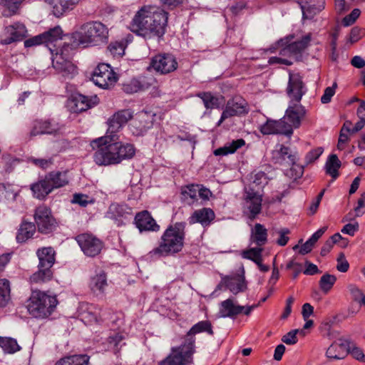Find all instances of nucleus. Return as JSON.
I'll list each match as a JSON object with an SVG mask.
<instances>
[{"label":"nucleus","mask_w":365,"mask_h":365,"mask_svg":"<svg viewBox=\"0 0 365 365\" xmlns=\"http://www.w3.org/2000/svg\"><path fill=\"white\" fill-rule=\"evenodd\" d=\"M262 196L252 190H246L243 197L242 209L251 220L255 219L262 210Z\"/></svg>","instance_id":"4468645a"},{"label":"nucleus","mask_w":365,"mask_h":365,"mask_svg":"<svg viewBox=\"0 0 365 365\" xmlns=\"http://www.w3.org/2000/svg\"><path fill=\"white\" fill-rule=\"evenodd\" d=\"M24 1V0H0V5L4 8L2 15L6 17H9L16 14Z\"/></svg>","instance_id":"c03bdc74"},{"label":"nucleus","mask_w":365,"mask_h":365,"mask_svg":"<svg viewBox=\"0 0 365 365\" xmlns=\"http://www.w3.org/2000/svg\"><path fill=\"white\" fill-rule=\"evenodd\" d=\"M336 269L341 272H346L349 268V264L346 260L344 253H340L337 257Z\"/></svg>","instance_id":"680f3d73"},{"label":"nucleus","mask_w":365,"mask_h":365,"mask_svg":"<svg viewBox=\"0 0 365 365\" xmlns=\"http://www.w3.org/2000/svg\"><path fill=\"white\" fill-rule=\"evenodd\" d=\"M197 96L202 100L204 106L207 109L220 108L222 100V98H218L208 92L199 93L197 94Z\"/></svg>","instance_id":"37998d69"},{"label":"nucleus","mask_w":365,"mask_h":365,"mask_svg":"<svg viewBox=\"0 0 365 365\" xmlns=\"http://www.w3.org/2000/svg\"><path fill=\"white\" fill-rule=\"evenodd\" d=\"M260 132L263 135L284 134L287 136L293 133L292 128L282 118L279 120H267L261 125Z\"/></svg>","instance_id":"6ab92c4d"},{"label":"nucleus","mask_w":365,"mask_h":365,"mask_svg":"<svg viewBox=\"0 0 365 365\" xmlns=\"http://www.w3.org/2000/svg\"><path fill=\"white\" fill-rule=\"evenodd\" d=\"M52 190L60 188L68 183V178L66 172L53 171L46 175Z\"/></svg>","instance_id":"c9c22d12"},{"label":"nucleus","mask_w":365,"mask_h":365,"mask_svg":"<svg viewBox=\"0 0 365 365\" xmlns=\"http://www.w3.org/2000/svg\"><path fill=\"white\" fill-rule=\"evenodd\" d=\"M185 227L183 222H177L168 227L161 237L159 246L153 250V253L168 256L180 252L184 245Z\"/></svg>","instance_id":"20e7f679"},{"label":"nucleus","mask_w":365,"mask_h":365,"mask_svg":"<svg viewBox=\"0 0 365 365\" xmlns=\"http://www.w3.org/2000/svg\"><path fill=\"white\" fill-rule=\"evenodd\" d=\"M136 227L140 232L142 231H158L160 226L157 225L155 220L152 217L148 211H143L138 213L135 217Z\"/></svg>","instance_id":"b1692460"},{"label":"nucleus","mask_w":365,"mask_h":365,"mask_svg":"<svg viewBox=\"0 0 365 365\" xmlns=\"http://www.w3.org/2000/svg\"><path fill=\"white\" fill-rule=\"evenodd\" d=\"M214 211L210 208L204 207L195 210L188 218L190 225L200 223L205 227L209 225L215 219Z\"/></svg>","instance_id":"393cba45"},{"label":"nucleus","mask_w":365,"mask_h":365,"mask_svg":"<svg viewBox=\"0 0 365 365\" xmlns=\"http://www.w3.org/2000/svg\"><path fill=\"white\" fill-rule=\"evenodd\" d=\"M223 282L227 289L234 294L245 292L247 289L244 269L242 270L241 274L224 277Z\"/></svg>","instance_id":"5701e85b"},{"label":"nucleus","mask_w":365,"mask_h":365,"mask_svg":"<svg viewBox=\"0 0 365 365\" xmlns=\"http://www.w3.org/2000/svg\"><path fill=\"white\" fill-rule=\"evenodd\" d=\"M360 15V11L357 9H354L351 13L347 16H346L343 20L342 24L344 26H349L353 24L357 18Z\"/></svg>","instance_id":"e2e57ef3"},{"label":"nucleus","mask_w":365,"mask_h":365,"mask_svg":"<svg viewBox=\"0 0 365 365\" xmlns=\"http://www.w3.org/2000/svg\"><path fill=\"white\" fill-rule=\"evenodd\" d=\"M75 112H83L93 107L98 103L96 96L88 97L83 95H78L73 99Z\"/></svg>","instance_id":"2f4dec72"},{"label":"nucleus","mask_w":365,"mask_h":365,"mask_svg":"<svg viewBox=\"0 0 365 365\" xmlns=\"http://www.w3.org/2000/svg\"><path fill=\"white\" fill-rule=\"evenodd\" d=\"M304 113V108L299 103H291L289 101V105L282 119L287 122L291 128H297L300 125L301 120Z\"/></svg>","instance_id":"aec40b11"},{"label":"nucleus","mask_w":365,"mask_h":365,"mask_svg":"<svg viewBox=\"0 0 365 365\" xmlns=\"http://www.w3.org/2000/svg\"><path fill=\"white\" fill-rule=\"evenodd\" d=\"M150 66L156 72L167 74L177 69L178 62L170 54H159L152 58Z\"/></svg>","instance_id":"2eb2a0df"},{"label":"nucleus","mask_w":365,"mask_h":365,"mask_svg":"<svg viewBox=\"0 0 365 365\" xmlns=\"http://www.w3.org/2000/svg\"><path fill=\"white\" fill-rule=\"evenodd\" d=\"M10 299V284L6 279H0V307H4Z\"/></svg>","instance_id":"8fccbe9b"},{"label":"nucleus","mask_w":365,"mask_h":365,"mask_svg":"<svg viewBox=\"0 0 365 365\" xmlns=\"http://www.w3.org/2000/svg\"><path fill=\"white\" fill-rule=\"evenodd\" d=\"M203 331H206L210 335L213 334V331L212 329V325L209 321H201V322L195 324L194 326H192V328L190 329V331L187 332V337H186L185 341L188 338H191V337L195 340V338L193 336L196 334L201 333Z\"/></svg>","instance_id":"a18cd8bd"},{"label":"nucleus","mask_w":365,"mask_h":365,"mask_svg":"<svg viewBox=\"0 0 365 365\" xmlns=\"http://www.w3.org/2000/svg\"><path fill=\"white\" fill-rule=\"evenodd\" d=\"M76 239L83 252L88 257L99 255L103 247V242L91 234H81Z\"/></svg>","instance_id":"ddd939ff"},{"label":"nucleus","mask_w":365,"mask_h":365,"mask_svg":"<svg viewBox=\"0 0 365 365\" xmlns=\"http://www.w3.org/2000/svg\"><path fill=\"white\" fill-rule=\"evenodd\" d=\"M55 365H91L90 356L87 354L68 355L58 359Z\"/></svg>","instance_id":"72a5a7b5"},{"label":"nucleus","mask_w":365,"mask_h":365,"mask_svg":"<svg viewBox=\"0 0 365 365\" xmlns=\"http://www.w3.org/2000/svg\"><path fill=\"white\" fill-rule=\"evenodd\" d=\"M27 30L26 26L20 23L6 26L1 35L0 43L3 45L11 44L16 41H21L26 37Z\"/></svg>","instance_id":"dca6fc26"},{"label":"nucleus","mask_w":365,"mask_h":365,"mask_svg":"<svg viewBox=\"0 0 365 365\" xmlns=\"http://www.w3.org/2000/svg\"><path fill=\"white\" fill-rule=\"evenodd\" d=\"M38 268V271L34 273L29 278L31 284H42L51 279L53 277L51 269L45 267Z\"/></svg>","instance_id":"ea45409f"},{"label":"nucleus","mask_w":365,"mask_h":365,"mask_svg":"<svg viewBox=\"0 0 365 365\" xmlns=\"http://www.w3.org/2000/svg\"><path fill=\"white\" fill-rule=\"evenodd\" d=\"M245 141L240 138L232 140L231 143H227L225 146L217 148L214 151L215 155H226L228 154L234 153L237 149L245 145Z\"/></svg>","instance_id":"4c0bfd02"},{"label":"nucleus","mask_w":365,"mask_h":365,"mask_svg":"<svg viewBox=\"0 0 365 365\" xmlns=\"http://www.w3.org/2000/svg\"><path fill=\"white\" fill-rule=\"evenodd\" d=\"M248 112L249 106L246 100L241 96H235L227 101L217 125L220 126L227 118L245 115Z\"/></svg>","instance_id":"1a4fd4ad"},{"label":"nucleus","mask_w":365,"mask_h":365,"mask_svg":"<svg viewBox=\"0 0 365 365\" xmlns=\"http://www.w3.org/2000/svg\"><path fill=\"white\" fill-rule=\"evenodd\" d=\"M347 354L346 345L343 342L332 343L326 351V356L329 361L343 359Z\"/></svg>","instance_id":"473e14b6"},{"label":"nucleus","mask_w":365,"mask_h":365,"mask_svg":"<svg viewBox=\"0 0 365 365\" xmlns=\"http://www.w3.org/2000/svg\"><path fill=\"white\" fill-rule=\"evenodd\" d=\"M336 281V277L333 274H324L319 280V287L321 290L327 294L328 293Z\"/></svg>","instance_id":"603ef678"},{"label":"nucleus","mask_w":365,"mask_h":365,"mask_svg":"<svg viewBox=\"0 0 365 365\" xmlns=\"http://www.w3.org/2000/svg\"><path fill=\"white\" fill-rule=\"evenodd\" d=\"M299 332L302 333L303 330H299V329L292 330L282 336V341L284 343H285L286 344H289V345L295 344L298 341L297 334Z\"/></svg>","instance_id":"4d7b16f0"},{"label":"nucleus","mask_w":365,"mask_h":365,"mask_svg":"<svg viewBox=\"0 0 365 365\" xmlns=\"http://www.w3.org/2000/svg\"><path fill=\"white\" fill-rule=\"evenodd\" d=\"M346 128L341 129L339 138L337 144V148L340 150H342L345 148L346 143L349 140V133H345Z\"/></svg>","instance_id":"774afa93"},{"label":"nucleus","mask_w":365,"mask_h":365,"mask_svg":"<svg viewBox=\"0 0 365 365\" xmlns=\"http://www.w3.org/2000/svg\"><path fill=\"white\" fill-rule=\"evenodd\" d=\"M59 130L57 124H53L49 120H36L30 135L36 136L42 134H54Z\"/></svg>","instance_id":"c756f323"},{"label":"nucleus","mask_w":365,"mask_h":365,"mask_svg":"<svg viewBox=\"0 0 365 365\" xmlns=\"http://www.w3.org/2000/svg\"><path fill=\"white\" fill-rule=\"evenodd\" d=\"M34 220L38 232L48 234L56 227V221L49 208L44 205L38 207L34 212Z\"/></svg>","instance_id":"9d476101"},{"label":"nucleus","mask_w":365,"mask_h":365,"mask_svg":"<svg viewBox=\"0 0 365 365\" xmlns=\"http://www.w3.org/2000/svg\"><path fill=\"white\" fill-rule=\"evenodd\" d=\"M181 195L187 204L194 205L198 200V185L192 184L182 187Z\"/></svg>","instance_id":"58836bf2"},{"label":"nucleus","mask_w":365,"mask_h":365,"mask_svg":"<svg viewBox=\"0 0 365 365\" xmlns=\"http://www.w3.org/2000/svg\"><path fill=\"white\" fill-rule=\"evenodd\" d=\"M53 9V14L59 17L66 11L73 9L79 0H45Z\"/></svg>","instance_id":"c85d7f7f"},{"label":"nucleus","mask_w":365,"mask_h":365,"mask_svg":"<svg viewBox=\"0 0 365 365\" xmlns=\"http://www.w3.org/2000/svg\"><path fill=\"white\" fill-rule=\"evenodd\" d=\"M250 180L256 186H264L268 182L266 174L262 171H255L250 175Z\"/></svg>","instance_id":"5fc2aeb1"},{"label":"nucleus","mask_w":365,"mask_h":365,"mask_svg":"<svg viewBox=\"0 0 365 365\" xmlns=\"http://www.w3.org/2000/svg\"><path fill=\"white\" fill-rule=\"evenodd\" d=\"M324 0H300L299 4L302 11V19H312L324 9Z\"/></svg>","instance_id":"4be33fe9"},{"label":"nucleus","mask_w":365,"mask_h":365,"mask_svg":"<svg viewBox=\"0 0 365 365\" xmlns=\"http://www.w3.org/2000/svg\"><path fill=\"white\" fill-rule=\"evenodd\" d=\"M56 252L51 247H43L36 251L38 259V267H45L51 269L55 263Z\"/></svg>","instance_id":"bb28decb"},{"label":"nucleus","mask_w":365,"mask_h":365,"mask_svg":"<svg viewBox=\"0 0 365 365\" xmlns=\"http://www.w3.org/2000/svg\"><path fill=\"white\" fill-rule=\"evenodd\" d=\"M116 135L106 134L91 142L95 150L93 160L98 165H110L130 160L135 155L134 145L129 143L117 142Z\"/></svg>","instance_id":"f03ea898"},{"label":"nucleus","mask_w":365,"mask_h":365,"mask_svg":"<svg viewBox=\"0 0 365 365\" xmlns=\"http://www.w3.org/2000/svg\"><path fill=\"white\" fill-rule=\"evenodd\" d=\"M262 252L263 248L262 247L256 246L247 250H244L242 252V256L243 258L250 259L256 263L259 260H262Z\"/></svg>","instance_id":"3c124183"},{"label":"nucleus","mask_w":365,"mask_h":365,"mask_svg":"<svg viewBox=\"0 0 365 365\" xmlns=\"http://www.w3.org/2000/svg\"><path fill=\"white\" fill-rule=\"evenodd\" d=\"M125 48L123 42L115 41L110 43L108 49L113 56H122L124 54Z\"/></svg>","instance_id":"6e6d98bb"},{"label":"nucleus","mask_w":365,"mask_h":365,"mask_svg":"<svg viewBox=\"0 0 365 365\" xmlns=\"http://www.w3.org/2000/svg\"><path fill=\"white\" fill-rule=\"evenodd\" d=\"M257 306V304L241 306L233 298H229L220 303L219 313L222 317L235 318L240 314L249 316Z\"/></svg>","instance_id":"f8f14e48"},{"label":"nucleus","mask_w":365,"mask_h":365,"mask_svg":"<svg viewBox=\"0 0 365 365\" xmlns=\"http://www.w3.org/2000/svg\"><path fill=\"white\" fill-rule=\"evenodd\" d=\"M31 190L34 197L43 200L53 190L46 176L31 185Z\"/></svg>","instance_id":"cd10ccee"},{"label":"nucleus","mask_w":365,"mask_h":365,"mask_svg":"<svg viewBox=\"0 0 365 365\" xmlns=\"http://www.w3.org/2000/svg\"><path fill=\"white\" fill-rule=\"evenodd\" d=\"M57 304L56 296L40 290H34L29 297L27 309L34 317L44 319L52 314Z\"/></svg>","instance_id":"39448f33"},{"label":"nucleus","mask_w":365,"mask_h":365,"mask_svg":"<svg viewBox=\"0 0 365 365\" xmlns=\"http://www.w3.org/2000/svg\"><path fill=\"white\" fill-rule=\"evenodd\" d=\"M91 80L98 87L108 88L116 83L118 76L108 64L101 63L94 70Z\"/></svg>","instance_id":"6e6552de"},{"label":"nucleus","mask_w":365,"mask_h":365,"mask_svg":"<svg viewBox=\"0 0 365 365\" xmlns=\"http://www.w3.org/2000/svg\"><path fill=\"white\" fill-rule=\"evenodd\" d=\"M194 339L188 338L179 347L172 348L169 356L162 361L159 365H185L192 363V355L194 354Z\"/></svg>","instance_id":"423d86ee"},{"label":"nucleus","mask_w":365,"mask_h":365,"mask_svg":"<svg viewBox=\"0 0 365 365\" xmlns=\"http://www.w3.org/2000/svg\"><path fill=\"white\" fill-rule=\"evenodd\" d=\"M88 287L92 293L96 296L104 294L108 287L106 274L101 270L90 278Z\"/></svg>","instance_id":"a878e982"},{"label":"nucleus","mask_w":365,"mask_h":365,"mask_svg":"<svg viewBox=\"0 0 365 365\" xmlns=\"http://www.w3.org/2000/svg\"><path fill=\"white\" fill-rule=\"evenodd\" d=\"M294 38V35H289L279 41L278 43L284 46L280 51V55L292 56L301 53L308 47L312 39V34H307L300 40L295 41H293Z\"/></svg>","instance_id":"0eeeda50"},{"label":"nucleus","mask_w":365,"mask_h":365,"mask_svg":"<svg viewBox=\"0 0 365 365\" xmlns=\"http://www.w3.org/2000/svg\"><path fill=\"white\" fill-rule=\"evenodd\" d=\"M323 149L322 148H315L309 151L306 155V161L307 164L314 163L322 154Z\"/></svg>","instance_id":"338daca9"},{"label":"nucleus","mask_w":365,"mask_h":365,"mask_svg":"<svg viewBox=\"0 0 365 365\" xmlns=\"http://www.w3.org/2000/svg\"><path fill=\"white\" fill-rule=\"evenodd\" d=\"M132 215V209L125 204L112 203L107 211V217L115 220L118 226Z\"/></svg>","instance_id":"412c9836"},{"label":"nucleus","mask_w":365,"mask_h":365,"mask_svg":"<svg viewBox=\"0 0 365 365\" xmlns=\"http://www.w3.org/2000/svg\"><path fill=\"white\" fill-rule=\"evenodd\" d=\"M168 14L155 5L142 6L130 24V31L145 38L162 36L165 32Z\"/></svg>","instance_id":"7ed1b4c3"},{"label":"nucleus","mask_w":365,"mask_h":365,"mask_svg":"<svg viewBox=\"0 0 365 365\" xmlns=\"http://www.w3.org/2000/svg\"><path fill=\"white\" fill-rule=\"evenodd\" d=\"M36 232V226L32 222H24L21 225L16 235L19 242H24L31 238Z\"/></svg>","instance_id":"a19ab883"},{"label":"nucleus","mask_w":365,"mask_h":365,"mask_svg":"<svg viewBox=\"0 0 365 365\" xmlns=\"http://www.w3.org/2000/svg\"><path fill=\"white\" fill-rule=\"evenodd\" d=\"M286 92L291 103H300L302 96L307 92V88L299 73L289 72V81Z\"/></svg>","instance_id":"9b49d317"},{"label":"nucleus","mask_w":365,"mask_h":365,"mask_svg":"<svg viewBox=\"0 0 365 365\" xmlns=\"http://www.w3.org/2000/svg\"><path fill=\"white\" fill-rule=\"evenodd\" d=\"M341 165V161L335 154L330 155L324 165V170L326 173L332 178L333 180L338 178L339 175V169Z\"/></svg>","instance_id":"e433bc0d"},{"label":"nucleus","mask_w":365,"mask_h":365,"mask_svg":"<svg viewBox=\"0 0 365 365\" xmlns=\"http://www.w3.org/2000/svg\"><path fill=\"white\" fill-rule=\"evenodd\" d=\"M274 159L275 163L282 164L286 161L289 165H291L295 163L296 156L290 153L288 147L281 145L280 149L274 154Z\"/></svg>","instance_id":"79ce46f5"},{"label":"nucleus","mask_w":365,"mask_h":365,"mask_svg":"<svg viewBox=\"0 0 365 365\" xmlns=\"http://www.w3.org/2000/svg\"><path fill=\"white\" fill-rule=\"evenodd\" d=\"M365 36V29L359 28V27H354L351 29L349 41L351 43L357 42L359 39H361L363 36Z\"/></svg>","instance_id":"13d9d810"},{"label":"nucleus","mask_w":365,"mask_h":365,"mask_svg":"<svg viewBox=\"0 0 365 365\" xmlns=\"http://www.w3.org/2000/svg\"><path fill=\"white\" fill-rule=\"evenodd\" d=\"M155 114L151 112L141 111L136 114L130 127L133 134L139 135L143 134L153 125Z\"/></svg>","instance_id":"a211bd4d"},{"label":"nucleus","mask_w":365,"mask_h":365,"mask_svg":"<svg viewBox=\"0 0 365 365\" xmlns=\"http://www.w3.org/2000/svg\"><path fill=\"white\" fill-rule=\"evenodd\" d=\"M125 336L121 333H113L107 339L108 347L115 352L119 351L123 345H125L123 340Z\"/></svg>","instance_id":"09e8293b"},{"label":"nucleus","mask_w":365,"mask_h":365,"mask_svg":"<svg viewBox=\"0 0 365 365\" xmlns=\"http://www.w3.org/2000/svg\"><path fill=\"white\" fill-rule=\"evenodd\" d=\"M289 232L290 231L287 228H282L277 230V233L279 235V238L277 240V245H279V246L286 245L289 241L288 235L289 234Z\"/></svg>","instance_id":"052dcab7"},{"label":"nucleus","mask_w":365,"mask_h":365,"mask_svg":"<svg viewBox=\"0 0 365 365\" xmlns=\"http://www.w3.org/2000/svg\"><path fill=\"white\" fill-rule=\"evenodd\" d=\"M62 34L63 31L60 26H56L43 33V36H44V44L48 46L50 44L61 39Z\"/></svg>","instance_id":"de8ad7c7"},{"label":"nucleus","mask_w":365,"mask_h":365,"mask_svg":"<svg viewBox=\"0 0 365 365\" xmlns=\"http://www.w3.org/2000/svg\"><path fill=\"white\" fill-rule=\"evenodd\" d=\"M108 37V29L100 21H90L83 24L69 36L60 50L56 49L52 63L53 68L64 77L71 78L77 73L76 67L68 60L70 51L78 46L83 48L105 43Z\"/></svg>","instance_id":"f257e3e1"},{"label":"nucleus","mask_w":365,"mask_h":365,"mask_svg":"<svg viewBox=\"0 0 365 365\" xmlns=\"http://www.w3.org/2000/svg\"><path fill=\"white\" fill-rule=\"evenodd\" d=\"M29 161L32 163L36 166H38L41 168L46 169L51 166L53 163V160L51 158L49 159H42V158H31Z\"/></svg>","instance_id":"69168bd1"},{"label":"nucleus","mask_w":365,"mask_h":365,"mask_svg":"<svg viewBox=\"0 0 365 365\" xmlns=\"http://www.w3.org/2000/svg\"><path fill=\"white\" fill-rule=\"evenodd\" d=\"M44 36L43 34L35 36L32 38H30L24 41L25 47H31L35 46H38L41 44H44Z\"/></svg>","instance_id":"0e129e2a"},{"label":"nucleus","mask_w":365,"mask_h":365,"mask_svg":"<svg viewBox=\"0 0 365 365\" xmlns=\"http://www.w3.org/2000/svg\"><path fill=\"white\" fill-rule=\"evenodd\" d=\"M365 192L361 194L360 197L357 200V205L354 208V217H359L365 213Z\"/></svg>","instance_id":"bf43d9fd"},{"label":"nucleus","mask_w":365,"mask_h":365,"mask_svg":"<svg viewBox=\"0 0 365 365\" xmlns=\"http://www.w3.org/2000/svg\"><path fill=\"white\" fill-rule=\"evenodd\" d=\"M101 308L94 304H86L81 308V319L87 324L98 322L100 317Z\"/></svg>","instance_id":"f704fd0d"},{"label":"nucleus","mask_w":365,"mask_h":365,"mask_svg":"<svg viewBox=\"0 0 365 365\" xmlns=\"http://www.w3.org/2000/svg\"><path fill=\"white\" fill-rule=\"evenodd\" d=\"M0 347L6 354H14L21 349L17 341L11 337L0 336Z\"/></svg>","instance_id":"49530a36"},{"label":"nucleus","mask_w":365,"mask_h":365,"mask_svg":"<svg viewBox=\"0 0 365 365\" xmlns=\"http://www.w3.org/2000/svg\"><path fill=\"white\" fill-rule=\"evenodd\" d=\"M250 243L263 247L267 242V230L264 225L257 223L251 230Z\"/></svg>","instance_id":"7c9ffc66"},{"label":"nucleus","mask_w":365,"mask_h":365,"mask_svg":"<svg viewBox=\"0 0 365 365\" xmlns=\"http://www.w3.org/2000/svg\"><path fill=\"white\" fill-rule=\"evenodd\" d=\"M133 117L130 109H123L115 112L108 121V129L106 134L115 135Z\"/></svg>","instance_id":"f3484780"},{"label":"nucleus","mask_w":365,"mask_h":365,"mask_svg":"<svg viewBox=\"0 0 365 365\" xmlns=\"http://www.w3.org/2000/svg\"><path fill=\"white\" fill-rule=\"evenodd\" d=\"M348 289L354 301L358 302L360 304H365V294L359 287L351 284L348 286Z\"/></svg>","instance_id":"864d4df0"}]
</instances>
